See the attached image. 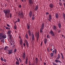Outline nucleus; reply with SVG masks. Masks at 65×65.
Masks as SVG:
<instances>
[{
  "instance_id": "obj_36",
  "label": "nucleus",
  "mask_w": 65,
  "mask_h": 65,
  "mask_svg": "<svg viewBox=\"0 0 65 65\" xmlns=\"http://www.w3.org/2000/svg\"><path fill=\"white\" fill-rule=\"evenodd\" d=\"M14 27L15 29H17V26H16V25H15Z\"/></svg>"
},
{
  "instance_id": "obj_2",
  "label": "nucleus",
  "mask_w": 65,
  "mask_h": 65,
  "mask_svg": "<svg viewBox=\"0 0 65 65\" xmlns=\"http://www.w3.org/2000/svg\"><path fill=\"white\" fill-rule=\"evenodd\" d=\"M19 14L20 18H22V19H23V18H24V15L23 13V12H21L20 13H19Z\"/></svg>"
},
{
  "instance_id": "obj_5",
  "label": "nucleus",
  "mask_w": 65,
  "mask_h": 65,
  "mask_svg": "<svg viewBox=\"0 0 65 65\" xmlns=\"http://www.w3.org/2000/svg\"><path fill=\"white\" fill-rule=\"evenodd\" d=\"M49 6L50 8L53 9V8L54 7V5L53 4L51 3L49 4Z\"/></svg>"
},
{
  "instance_id": "obj_24",
  "label": "nucleus",
  "mask_w": 65,
  "mask_h": 65,
  "mask_svg": "<svg viewBox=\"0 0 65 65\" xmlns=\"http://www.w3.org/2000/svg\"><path fill=\"white\" fill-rule=\"evenodd\" d=\"M58 27L60 29L61 28V25L60 23H59L58 24Z\"/></svg>"
},
{
  "instance_id": "obj_3",
  "label": "nucleus",
  "mask_w": 65,
  "mask_h": 65,
  "mask_svg": "<svg viewBox=\"0 0 65 65\" xmlns=\"http://www.w3.org/2000/svg\"><path fill=\"white\" fill-rule=\"evenodd\" d=\"M29 4V5H33V1L32 0H28Z\"/></svg>"
},
{
  "instance_id": "obj_8",
  "label": "nucleus",
  "mask_w": 65,
  "mask_h": 65,
  "mask_svg": "<svg viewBox=\"0 0 65 65\" xmlns=\"http://www.w3.org/2000/svg\"><path fill=\"white\" fill-rule=\"evenodd\" d=\"M8 52L9 54H11L12 53V50H8Z\"/></svg>"
},
{
  "instance_id": "obj_49",
  "label": "nucleus",
  "mask_w": 65,
  "mask_h": 65,
  "mask_svg": "<svg viewBox=\"0 0 65 65\" xmlns=\"http://www.w3.org/2000/svg\"><path fill=\"white\" fill-rule=\"evenodd\" d=\"M59 4L60 5V6H61V5H62V4H61V2H60L59 3Z\"/></svg>"
},
{
  "instance_id": "obj_10",
  "label": "nucleus",
  "mask_w": 65,
  "mask_h": 65,
  "mask_svg": "<svg viewBox=\"0 0 65 65\" xmlns=\"http://www.w3.org/2000/svg\"><path fill=\"white\" fill-rule=\"evenodd\" d=\"M20 44V45H22L23 44V41H22V39H21L19 41Z\"/></svg>"
},
{
  "instance_id": "obj_44",
  "label": "nucleus",
  "mask_w": 65,
  "mask_h": 65,
  "mask_svg": "<svg viewBox=\"0 0 65 65\" xmlns=\"http://www.w3.org/2000/svg\"><path fill=\"white\" fill-rule=\"evenodd\" d=\"M1 60L2 61H3V58L2 57H1Z\"/></svg>"
},
{
  "instance_id": "obj_52",
  "label": "nucleus",
  "mask_w": 65,
  "mask_h": 65,
  "mask_svg": "<svg viewBox=\"0 0 65 65\" xmlns=\"http://www.w3.org/2000/svg\"><path fill=\"white\" fill-rule=\"evenodd\" d=\"M21 5H20L19 6V8H21Z\"/></svg>"
},
{
  "instance_id": "obj_20",
  "label": "nucleus",
  "mask_w": 65,
  "mask_h": 65,
  "mask_svg": "<svg viewBox=\"0 0 65 65\" xmlns=\"http://www.w3.org/2000/svg\"><path fill=\"white\" fill-rule=\"evenodd\" d=\"M8 37H9V39H12V38L11 37H12V35H11L10 34L9 35V36H8Z\"/></svg>"
},
{
  "instance_id": "obj_39",
  "label": "nucleus",
  "mask_w": 65,
  "mask_h": 65,
  "mask_svg": "<svg viewBox=\"0 0 65 65\" xmlns=\"http://www.w3.org/2000/svg\"><path fill=\"white\" fill-rule=\"evenodd\" d=\"M7 46H6L4 48V50H6L7 49Z\"/></svg>"
},
{
  "instance_id": "obj_34",
  "label": "nucleus",
  "mask_w": 65,
  "mask_h": 65,
  "mask_svg": "<svg viewBox=\"0 0 65 65\" xmlns=\"http://www.w3.org/2000/svg\"><path fill=\"white\" fill-rule=\"evenodd\" d=\"M3 35V33H0V36L2 37Z\"/></svg>"
},
{
  "instance_id": "obj_61",
  "label": "nucleus",
  "mask_w": 65,
  "mask_h": 65,
  "mask_svg": "<svg viewBox=\"0 0 65 65\" xmlns=\"http://www.w3.org/2000/svg\"><path fill=\"white\" fill-rule=\"evenodd\" d=\"M49 13H48V12H46V14H49Z\"/></svg>"
},
{
  "instance_id": "obj_30",
  "label": "nucleus",
  "mask_w": 65,
  "mask_h": 65,
  "mask_svg": "<svg viewBox=\"0 0 65 65\" xmlns=\"http://www.w3.org/2000/svg\"><path fill=\"white\" fill-rule=\"evenodd\" d=\"M31 40L32 41H33V40H34V36H32Z\"/></svg>"
},
{
  "instance_id": "obj_42",
  "label": "nucleus",
  "mask_w": 65,
  "mask_h": 65,
  "mask_svg": "<svg viewBox=\"0 0 65 65\" xmlns=\"http://www.w3.org/2000/svg\"><path fill=\"white\" fill-rule=\"evenodd\" d=\"M52 63H53V65H57V64H56V63H55L54 62H52Z\"/></svg>"
},
{
  "instance_id": "obj_56",
  "label": "nucleus",
  "mask_w": 65,
  "mask_h": 65,
  "mask_svg": "<svg viewBox=\"0 0 65 65\" xmlns=\"http://www.w3.org/2000/svg\"><path fill=\"white\" fill-rule=\"evenodd\" d=\"M63 19L64 20H65V16H63Z\"/></svg>"
},
{
  "instance_id": "obj_29",
  "label": "nucleus",
  "mask_w": 65,
  "mask_h": 65,
  "mask_svg": "<svg viewBox=\"0 0 65 65\" xmlns=\"http://www.w3.org/2000/svg\"><path fill=\"white\" fill-rule=\"evenodd\" d=\"M49 18L50 20H52V15H49Z\"/></svg>"
},
{
  "instance_id": "obj_9",
  "label": "nucleus",
  "mask_w": 65,
  "mask_h": 65,
  "mask_svg": "<svg viewBox=\"0 0 65 65\" xmlns=\"http://www.w3.org/2000/svg\"><path fill=\"white\" fill-rule=\"evenodd\" d=\"M44 23H43L41 25V29H44Z\"/></svg>"
},
{
  "instance_id": "obj_38",
  "label": "nucleus",
  "mask_w": 65,
  "mask_h": 65,
  "mask_svg": "<svg viewBox=\"0 0 65 65\" xmlns=\"http://www.w3.org/2000/svg\"><path fill=\"white\" fill-rule=\"evenodd\" d=\"M31 36H34V35L33 34V33L31 32Z\"/></svg>"
},
{
  "instance_id": "obj_21",
  "label": "nucleus",
  "mask_w": 65,
  "mask_h": 65,
  "mask_svg": "<svg viewBox=\"0 0 65 65\" xmlns=\"http://www.w3.org/2000/svg\"><path fill=\"white\" fill-rule=\"evenodd\" d=\"M11 31L10 30H8L7 33V34H11Z\"/></svg>"
},
{
  "instance_id": "obj_31",
  "label": "nucleus",
  "mask_w": 65,
  "mask_h": 65,
  "mask_svg": "<svg viewBox=\"0 0 65 65\" xmlns=\"http://www.w3.org/2000/svg\"><path fill=\"white\" fill-rule=\"evenodd\" d=\"M20 63H19V62L17 61L16 62V64H17V65H19Z\"/></svg>"
},
{
  "instance_id": "obj_32",
  "label": "nucleus",
  "mask_w": 65,
  "mask_h": 65,
  "mask_svg": "<svg viewBox=\"0 0 65 65\" xmlns=\"http://www.w3.org/2000/svg\"><path fill=\"white\" fill-rule=\"evenodd\" d=\"M47 38H49V39L50 38V36L48 34L47 35Z\"/></svg>"
},
{
  "instance_id": "obj_26",
  "label": "nucleus",
  "mask_w": 65,
  "mask_h": 65,
  "mask_svg": "<svg viewBox=\"0 0 65 65\" xmlns=\"http://www.w3.org/2000/svg\"><path fill=\"white\" fill-rule=\"evenodd\" d=\"M27 27L28 29H30V26L29 25V24H27Z\"/></svg>"
},
{
  "instance_id": "obj_22",
  "label": "nucleus",
  "mask_w": 65,
  "mask_h": 65,
  "mask_svg": "<svg viewBox=\"0 0 65 65\" xmlns=\"http://www.w3.org/2000/svg\"><path fill=\"white\" fill-rule=\"evenodd\" d=\"M57 56V58L56 60H58V59H59L60 58V55L59 54H58Z\"/></svg>"
},
{
  "instance_id": "obj_58",
  "label": "nucleus",
  "mask_w": 65,
  "mask_h": 65,
  "mask_svg": "<svg viewBox=\"0 0 65 65\" xmlns=\"http://www.w3.org/2000/svg\"><path fill=\"white\" fill-rule=\"evenodd\" d=\"M62 59H64V56H63V55L62 56Z\"/></svg>"
},
{
  "instance_id": "obj_33",
  "label": "nucleus",
  "mask_w": 65,
  "mask_h": 65,
  "mask_svg": "<svg viewBox=\"0 0 65 65\" xmlns=\"http://www.w3.org/2000/svg\"><path fill=\"white\" fill-rule=\"evenodd\" d=\"M6 36L4 35H3L2 37V38H6Z\"/></svg>"
},
{
  "instance_id": "obj_27",
  "label": "nucleus",
  "mask_w": 65,
  "mask_h": 65,
  "mask_svg": "<svg viewBox=\"0 0 65 65\" xmlns=\"http://www.w3.org/2000/svg\"><path fill=\"white\" fill-rule=\"evenodd\" d=\"M25 37L27 39H28V34H26L25 35Z\"/></svg>"
},
{
  "instance_id": "obj_25",
  "label": "nucleus",
  "mask_w": 65,
  "mask_h": 65,
  "mask_svg": "<svg viewBox=\"0 0 65 65\" xmlns=\"http://www.w3.org/2000/svg\"><path fill=\"white\" fill-rule=\"evenodd\" d=\"M25 63L26 64V65L28 63V58H26V59Z\"/></svg>"
},
{
  "instance_id": "obj_53",
  "label": "nucleus",
  "mask_w": 65,
  "mask_h": 65,
  "mask_svg": "<svg viewBox=\"0 0 65 65\" xmlns=\"http://www.w3.org/2000/svg\"><path fill=\"white\" fill-rule=\"evenodd\" d=\"M39 33H37V36L39 37Z\"/></svg>"
},
{
  "instance_id": "obj_23",
  "label": "nucleus",
  "mask_w": 65,
  "mask_h": 65,
  "mask_svg": "<svg viewBox=\"0 0 65 65\" xmlns=\"http://www.w3.org/2000/svg\"><path fill=\"white\" fill-rule=\"evenodd\" d=\"M35 18L34 17V14H33L32 15V20H34V19H35Z\"/></svg>"
},
{
  "instance_id": "obj_7",
  "label": "nucleus",
  "mask_w": 65,
  "mask_h": 65,
  "mask_svg": "<svg viewBox=\"0 0 65 65\" xmlns=\"http://www.w3.org/2000/svg\"><path fill=\"white\" fill-rule=\"evenodd\" d=\"M32 11H30L29 12V16L30 18L32 17Z\"/></svg>"
},
{
  "instance_id": "obj_57",
  "label": "nucleus",
  "mask_w": 65,
  "mask_h": 65,
  "mask_svg": "<svg viewBox=\"0 0 65 65\" xmlns=\"http://www.w3.org/2000/svg\"><path fill=\"white\" fill-rule=\"evenodd\" d=\"M24 46H26V44L25 43H23V44Z\"/></svg>"
},
{
  "instance_id": "obj_16",
  "label": "nucleus",
  "mask_w": 65,
  "mask_h": 65,
  "mask_svg": "<svg viewBox=\"0 0 65 65\" xmlns=\"http://www.w3.org/2000/svg\"><path fill=\"white\" fill-rule=\"evenodd\" d=\"M55 62H56V63H58H58H61V61H60L59 60H58L57 59L55 60Z\"/></svg>"
},
{
  "instance_id": "obj_1",
  "label": "nucleus",
  "mask_w": 65,
  "mask_h": 65,
  "mask_svg": "<svg viewBox=\"0 0 65 65\" xmlns=\"http://www.w3.org/2000/svg\"><path fill=\"white\" fill-rule=\"evenodd\" d=\"M3 12L5 14L6 17L7 18H9V14L10 18H11L12 17L11 13H10V10L9 9L7 8L6 9H4L3 10Z\"/></svg>"
},
{
  "instance_id": "obj_62",
  "label": "nucleus",
  "mask_w": 65,
  "mask_h": 65,
  "mask_svg": "<svg viewBox=\"0 0 65 65\" xmlns=\"http://www.w3.org/2000/svg\"><path fill=\"white\" fill-rule=\"evenodd\" d=\"M41 46H42V43H41Z\"/></svg>"
},
{
  "instance_id": "obj_35",
  "label": "nucleus",
  "mask_w": 65,
  "mask_h": 65,
  "mask_svg": "<svg viewBox=\"0 0 65 65\" xmlns=\"http://www.w3.org/2000/svg\"><path fill=\"white\" fill-rule=\"evenodd\" d=\"M51 57H53L54 56V54L53 53H51Z\"/></svg>"
},
{
  "instance_id": "obj_28",
  "label": "nucleus",
  "mask_w": 65,
  "mask_h": 65,
  "mask_svg": "<svg viewBox=\"0 0 65 65\" xmlns=\"http://www.w3.org/2000/svg\"><path fill=\"white\" fill-rule=\"evenodd\" d=\"M43 29L42 28H40V33H42L43 32V30H43Z\"/></svg>"
},
{
  "instance_id": "obj_51",
  "label": "nucleus",
  "mask_w": 65,
  "mask_h": 65,
  "mask_svg": "<svg viewBox=\"0 0 65 65\" xmlns=\"http://www.w3.org/2000/svg\"><path fill=\"white\" fill-rule=\"evenodd\" d=\"M48 20H49V21H50V22H51V20H52V19H48Z\"/></svg>"
},
{
  "instance_id": "obj_15",
  "label": "nucleus",
  "mask_w": 65,
  "mask_h": 65,
  "mask_svg": "<svg viewBox=\"0 0 65 65\" xmlns=\"http://www.w3.org/2000/svg\"><path fill=\"white\" fill-rule=\"evenodd\" d=\"M36 63L37 64L38 62V58L36 57L35 58Z\"/></svg>"
},
{
  "instance_id": "obj_17",
  "label": "nucleus",
  "mask_w": 65,
  "mask_h": 65,
  "mask_svg": "<svg viewBox=\"0 0 65 65\" xmlns=\"http://www.w3.org/2000/svg\"><path fill=\"white\" fill-rule=\"evenodd\" d=\"M56 17V19H59V15L58 13H56L55 14Z\"/></svg>"
},
{
  "instance_id": "obj_18",
  "label": "nucleus",
  "mask_w": 65,
  "mask_h": 65,
  "mask_svg": "<svg viewBox=\"0 0 65 65\" xmlns=\"http://www.w3.org/2000/svg\"><path fill=\"white\" fill-rule=\"evenodd\" d=\"M53 30H56L57 29V27L55 25H53Z\"/></svg>"
},
{
  "instance_id": "obj_63",
  "label": "nucleus",
  "mask_w": 65,
  "mask_h": 65,
  "mask_svg": "<svg viewBox=\"0 0 65 65\" xmlns=\"http://www.w3.org/2000/svg\"><path fill=\"white\" fill-rule=\"evenodd\" d=\"M61 56H63V54H62V53H61Z\"/></svg>"
},
{
  "instance_id": "obj_43",
  "label": "nucleus",
  "mask_w": 65,
  "mask_h": 65,
  "mask_svg": "<svg viewBox=\"0 0 65 65\" xmlns=\"http://www.w3.org/2000/svg\"><path fill=\"white\" fill-rule=\"evenodd\" d=\"M6 25L7 26H8V27H10V26L8 24H7Z\"/></svg>"
},
{
  "instance_id": "obj_13",
  "label": "nucleus",
  "mask_w": 65,
  "mask_h": 65,
  "mask_svg": "<svg viewBox=\"0 0 65 65\" xmlns=\"http://www.w3.org/2000/svg\"><path fill=\"white\" fill-rule=\"evenodd\" d=\"M47 41V39L45 38L44 39V43L45 44H46Z\"/></svg>"
},
{
  "instance_id": "obj_47",
  "label": "nucleus",
  "mask_w": 65,
  "mask_h": 65,
  "mask_svg": "<svg viewBox=\"0 0 65 65\" xmlns=\"http://www.w3.org/2000/svg\"><path fill=\"white\" fill-rule=\"evenodd\" d=\"M3 61H4V62H6V60L5 59H4Z\"/></svg>"
},
{
  "instance_id": "obj_14",
  "label": "nucleus",
  "mask_w": 65,
  "mask_h": 65,
  "mask_svg": "<svg viewBox=\"0 0 65 65\" xmlns=\"http://www.w3.org/2000/svg\"><path fill=\"white\" fill-rule=\"evenodd\" d=\"M28 34L30 36L31 35V31L29 29L28 30Z\"/></svg>"
},
{
  "instance_id": "obj_19",
  "label": "nucleus",
  "mask_w": 65,
  "mask_h": 65,
  "mask_svg": "<svg viewBox=\"0 0 65 65\" xmlns=\"http://www.w3.org/2000/svg\"><path fill=\"white\" fill-rule=\"evenodd\" d=\"M54 50H55V51H52L53 53V54H54V53H55V54H56L57 53V50H56V49H55Z\"/></svg>"
},
{
  "instance_id": "obj_48",
  "label": "nucleus",
  "mask_w": 65,
  "mask_h": 65,
  "mask_svg": "<svg viewBox=\"0 0 65 65\" xmlns=\"http://www.w3.org/2000/svg\"><path fill=\"white\" fill-rule=\"evenodd\" d=\"M1 41H2V42H3V43H4V40H1Z\"/></svg>"
},
{
  "instance_id": "obj_64",
  "label": "nucleus",
  "mask_w": 65,
  "mask_h": 65,
  "mask_svg": "<svg viewBox=\"0 0 65 65\" xmlns=\"http://www.w3.org/2000/svg\"><path fill=\"white\" fill-rule=\"evenodd\" d=\"M63 5H64V6H65V3H63Z\"/></svg>"
},
{
  "instance_id": "obj_60",
  "label": "nucleus",
  "mask_w": 65,
  "mask_h": 65,
  "mask_svg": "<svg viewBox=\"0 0 65 65\" xmlns=\"http://www.w3.org/2000/svg\"><path fill=\"white\" fill-rule=\"evenodd\" d=\"M61 32V30H59V31H58V33H60Z\"/></svg>"
},
{
  "instance_id": "obj_11",
  "label": "nucleus",
  "mask_w": 65,
  "mask_h": 65,
  "mask_svg": "<svg viewBox=\"0 0 65 65\" xmlns=\"http://www.w3.org/2000/svg\"><path fill=\"white\" fill-rule=\"evenodd\" d=\"M25 41L26 42V44L27 45V47H28L29 46V44H28V41H27V40H26Z\"/></svg>"
},
{
  "instance_id": "obj_50",
  "label": "nucleus",
  "mask_w": 65,
  "mask_h": 65,
  "mask_svg": "<svg viewBox=\"0 0 65 65\" xmlns=\"http://www.w3.org/2000/svg\"><path fill=\"white\" fill-rule=\"evenodd\" d=\"M62 16H65V14L64 13H63Z\"/></svg>"
},
{
  "instance_id": "obj_55",
  "label": "nucleus",
  "mask_w": 65,
  "mask_h": 65,
  "mask_svg": "<svg viewBox=\"0 0 65 65\" xmlns=\"http://www.w3.org/2000/svg\"><path fill=\"white\" fill-rule=\"evenodd\" d=\"M2 39V37L0 36V40Z\"/></svg>"
},
{
  "instance_id": "obj_46",
  "label": "nucleus",
  "mask_w": 65,
  "mask_h": 65,
  "mask_svg": "<svg viewBox=\"0 0 65 65\" xmlns=\"http://www.w3.org/2000/svg\"><path fill=\"white\" fill-rule=\"evenodd\" d=\"M6 29H10V28H9L7 27L6 28Z\"/></svg>"
},
{
  "instance_id": "obj_12",
  "label": "nucleus",
  "mask_w": 65,
  "mask_h": 65,
  "mask_svg": "<svg viewBox=\"0 0 65 65\" xmlns=\"http://www.w3.org/2000/svg\"><path fill=\"white\" fill-rule=\"evenodd\" d=\"M38 6L37 5L36 6L35 8V11H36V10H38Z\"/></svg>"
},
{
  "instance_id": "obj_37",
  "label": "nucleus",
  "mask_w": 65,
  "mask_h": 65,
  "mask_svg": "<svg viewBox=\"0 0 65 65\" xmlns=\"http://www.w3.org/2000/svg\"><path fill=\"white\" fill-rule=\"evenodd\" d=\"M20 22V19L19 18H18L17 19V22Z\"/></svg>"
},
{
  "instance_id": "obj_59",
  "label": "nucleus",
  "mask_w": 65,
  "mask_h": 65,
  "mask_svg": "<svg viewBox=\"0 0 65 65\" xmlns=\"http://www.w3.org/2000/svg\"><path fill=\"white\" fill-rule=\"evenodd\" d=\"M17 61H18V62H19V59H18V58H17Z\"/></svg>"
},
{
  "instance_id": "obj_6",
  "label": "nucleus",
  "mask_w": 65,
  "mask_h": 65,
  "mask_svg": "<svg viewBox=\"0 0 65 65\" xmlns=\"http://www.w3.org/2000/svg\"><path fill=\"white\" fill-rule=\"evenodd\" d=\"M26 53L25 52H24L22 54V57L23 59H25L26 58Z\"/></svg>"
},
{
  "instance_id": "obj_45",
  "label": "nucleus",
  "mask_w": 65,
  "mask_h": 65,
  "mask_svg": "<svg viewBox=\"0 0 65 65\" xmlns=\"http://www.w3.org/2000/svg\"><path fill=\"white\" fill-rule=\"evenodd\" d=\"M39 36H37V40L38 41V40H39Z\"/></svg>"
},
{
  "instance_id": "obj_54",
  "label": "nucleus",
  "mask_w": 65,
  "mask_h": 65,
  "mask_svg": "<svg viewBox=\"0 0 65 65\" xmlns=\"http://www.w3.org/2000/svg\"><path fill=\"white\" fill-rule=\"evenodd\" d=\"M47 51L48 52H50V49H48V48H47Z\"/></svg>"
},
{
  "instance_id": "obj_41",
  "label": "nucleus",
  "mask_w": 65,
  "mask_h": 65,
  "mask_svg": "<svg viewBox=\"0 0 65 65\" xmlns=\"http://www.w3.org/2000/svg\"><path fill=\"white\" fill-rule=\"evenodd\" d=\"M16 52H17V49L15 48L14 50V53H15Z\"/></svg>"
},
{
  "instance_id": "obj_40",
  "label": "nucleus",
  "mask_w": 65,
  "mask_h": 65,
  "mask_svg": "<svg viewBox=\"0 0 65 65\" xmlns=\"http://www.w3.org/2000/svg\"><path fill=\"white\" fill-rule=\"evenodd\" d=\"M19 60L20 61V62H22V60H21V59H20V58L19 57Z\"/></svg>"
},
{
  "instance_id": "obj_4",
  "label": "nucleus",
  "mask_w": 65,
  "mask_h": 65,
  "mask_svg": "<svg viewBox=\"0 0 65 65\" xmlns=\"http://www.w3.org/2000/svg\"><path fill=\"white\" fill-rule=\"evenodd\" d=\"M50 34H51V35L52 36H54V32L53 30H52V29H51L50 31V32H49Z\"/></svg>"
}]
</instances>
